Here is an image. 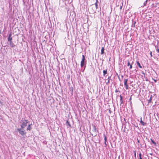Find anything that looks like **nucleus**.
<instances>
[{"mask_svg":"<svg viewBox=\"0 0 159 159\" xmlns=\"http://www.w3.org/2000/svg\"><path fill=\"white\" fill-rule=\"evenodd\" d=\"M135 23H136V22H134V27L135 26Z\"/></svg>","mask_w":159,"mask_h":159,"instance_id":"cd10ccee","label":"nucleus"},{"mask_svg":"<svg viewBox=\"0 0 159 159\" xmlns=\"http://www.w3.org/2000/svg\"><path fill=\"white\" fill-rule=\"evenodd\" d=\"M139 157H141V153H140L139 154Z\"/></svg>","mask_w":159,"mask_h":159,"instance_id":"bb28decb","label":"nucleus"},{"mask_svg":"<svg viewBox=\"0 0 159 159\" xmlns=\"http://www.w3.org/2000/svg\"><path fill=\"white\" fill-rule=\"evenodd\" d=\"M120 106L121 105V104L123 103V98H122V96L120 95Z\"/></svg>","mask_w":159,"mask_h":159,"instance_id":"9d476101","label":"nucleus"},{"mask_svg":"<svg viewBox=\"0 0 159 159\" xmlns=\"http://www.w3.org/2000/svg\"><path fill=\"white\" fill-rule=\"evenodd\" d=\"M139 159H142V158H141V157H139Z\"/></svg>","mask_w":159,"mask_h":159,"instance_id":"c85d7f7f","label":"nucleus"},{"mask_svg":"<svg viewBox=\"0 0 159 159\" xmlns=\"http://www.w3.org/2000/svg\"><path fill=\"white\" fill-rule=\"evenodd\" d=\"M20 126H21V128L20 129H22V130H24L23 129L25 128V126H24L22 125H20Z\"/></svg>","mask_w":159,"mask_h":159,"instance_id":"a211bd4d","label":"nucleus"},{"mask_svg":"<svg viewBox=\"0 0 159 159\" xmlns=\"http://www.w3.org/2000/svg\"><path fill=\"white\" fill-rule=\"evenodd\" d=\"M104 47H102L101 50V54H102L104 53Z\"/></svg>","mask_w":159,"mask_h":159,"instance_id":"f8f14e48","label":"nucleus"},{"mask_svg":"<svg viewBox=\"0 0 159 159\" xmlns=\"http://www.w3.org/2000/svg\"><path fill=\"white\" fill-rule=\"evenodd\" d=\"M17 130L19 134L21 135L23 137H24L26 134V132H25V130L24 129L22 130L21 129L18 128L17 129Z\"/></svg>","mask_w":159,"mask_h":159,"instance_id":"f257e3e1","label":"nucleus"},{"mask_svg":"<svg viewBox=\"0 0 159 159\" xmlns=\"http://www.w3.org/2000/svg\"><path fill=\"white\" fill-rule=\"evenodd\" d=\"M140 122L141 125H143V126H145L146 124V123H145V122H143V120H142V117H141V118H140Z\"/></svg>","mask_w":159,"mask_h":159,"instance_id":"423d86ee","label":"nucleus"},{"mask_svg":"<svg viewBox=\"0 0 159 159\" xmlns=\"http://www.w3.org/2000/svg\"><path fill=\"white\" fill-rule=\"evenodd\" d=\"M111 76H109L108 78V81L107 82H106V84L107 85H108V84L110 83V80H111Z\"/></svg>","mask_w":159,"mask_h":159,"instance_id":"9b49d317","label":"nucleus"},{"mask_svg":"<svg viewBox=\"0 0 159 159\" xmlns=\"http://www.w3.org/2000/svg\"><path fill=\"white\" fill-rule=\"evenodd\" d=\"M103 76L106 77V75L107 74V69H106L105 70H104L103 71Z\"/></svg>","mask_w":159,"mask_h":159,"instance_id":"1a4fd4ad","label":"nucleus"},{"mask_svg":"<svg viewBox=\"0 0 159 159\" xmlns=\"http://www.w3.org/2000/svg\"><path fill=\"white\" fill-rule=\"evenodd\" d=\"M119 80H120V79L119 77Z\"/></svg>","mask_w":159,"mask_h":159,"instance_id":"72a5a7b5","label":"nucleus"},{"mask_svg":"<svg viewBox=\"0 0 159 159\" xmlns=\"http://www.w3.org/2000/svg\"><path fill=\"white\" fill-rule=\"evenodd\" d=\"M12 35V33H10L9 35L8 38V41H12V37H11V36Z\"/></svg>","mask_w":159,"mask_h":159,"instance_id":"20e7f679","label":"nucleus"},{"mask_svg":"<svg viewBox=\"0 0 159 159\" xmlns=\"http://www.w3.org/2000/svg\"><path fill=\"white\" fill-rule=\"evenodd\" d=\"M157 51L158 53H159V49L158 48H157Z\"/></svg>","mask_w":159,"mask_h":159,"instance_id":"a878e982","label":"nucleus"},{"mask_svg":"<svg viewBox=\"0 0 159 159\" xmlns=\"http://www.w3.org/2000/svg\"><path fill=\"white\" fill-rule=\"evenodd\" d=\"M66 123L67 125H69V126H71V125H70L69 122L68 120L66 121Z\"/></svg>","mask_w":159,"mask_h":159,"instance_id":"f3484780","label":"nucleus"},{"mask_svg":"<svg viewBox=\"0 0 159 159\" xmlns=\"http://www.w3.org/2000/svg\"><path fill=\"white\" fill-rule=\"evenodd\" d=\"M94 130V132H96V128L95 127H94V130Z\"/></svg>","mask_w":159,"mask_h":159,"instance_id":"b1692460","label":"nucleus"},{"mask_svg":"<svg viewBox=\"0 0 159 159\" xmlns=\"http://www.w3.org/2000/svg\"><path fill=\"white\" fill-rule=\"evenodd\" d=\"M104 143L105 145V147H106L107 146V144L106 143L107 141V138L106 136L105 135H104Z\"/></svg>","mask_w":159,"mask_h":159,"instance_id":"6e6552de","label":"nucleus"},{"mask_svg":"<svg viewBox=\"0 0 159 159\" xmlns=\"http://www.w3.org/2000/svg\"><path fill=\"white\" fill-rule=\"evenodd\" d=\"M138 142L139 143V140H138Z\"/></svg>","mask_w":159,"mask_h":159,"instance_id":"f704fd0d","label":"nucleus"},{"mask_svg":"<svg viewBox=\"0 0 159 159\" xmlns=\"http://www.w3.org/2000/svg\"><path fill=\"white\" fill-rule=\"evenodd\" d=\"M10 43V45L11 47L12 48H14L15 46V45L13 43L12 41H9Z\"/></svg>","mask_w":159,"mask_h":159,"instance_id":"39448f33","label":"nucleus"},{"mask_svg":"<svg viewBox=\"0 0 159 159\" xmlns=\"http://www.w3.org/2000/svg\"><path fill=\"white\" fill-rule=\"evenodd\" d=\"M125 87H125L126 89H128V84H127V85H125Z\"/></svg>","mask_w":159,"mask_h":159,"instance_id":"5701e85b","label":"nucleus"},{"mask_svg":"<svg viewBox=\"0 0 159 159\" xmlns=\"http://www.w3.org/2000/svg\"><path fill=\"white\" fill-rule=\"evenodd\" d=\"M85 57L84 56L82 55V60L81 61L80 66L81 67H83L85 64Z\"/></svg>","mask_w":159,"mask_h":159,"instance_id":"f03ea898","label":"nucleus"},{"mask_svg":"<svg viewBox=\"0 0 159 159\" xmlns=\"http://www.w3.org/2000/svg\"><path fill=\"white\" fill-rule=\"evenodd\" d=\"M117 92V90H116V92Z\"/></svg>","mask_w":159,"mask_h":159,"instance_id":"c756f323","label":"nucleus"},{"mask_svg":"<svg viewBox=\"0 0 159 159\" xmlns=\"http://www.w3.org/2000/svg\"><path fill=\"white\" fill-rule=\"evenodd\" d=\"M136 63L140 68H142V67L141 66L140 63L138 61H137Z\"/></svg>","mask_w":159,"mask_h":159,"instance_id":"ddd939ff","label":"nucleus"},{"mask_svg":"<svg viewBox=\"0 0 159 159\" xmlns=\"http://www.w3.org/2000/svg\"><path fill=\"white\" fill-rule=\"evenodd\" d=\"M130 99L131 100V98H130Z\"/></svg>","mask_w":159,"mask_h":159,"instance_id":"c9c22d12","label":"nucleus"},{"mask_svg":"<svg viewBox=\"0 0 159 159\" xmlns=\"http://www.w3.org/2000/svg\"><path fill=\"white\" fill-rule=\"evenodd\" d=\"M127 81H128V79H124V85H127Z\"/></svg>","mask_w":159,"mask_h":159,"instance_id":"2eb2a0df","label":"nucleus"},{"mask_svg":"<svg viewBox=\"0 0 159 159\" xmlns=\"http://www.w3.org/2000/svg\"><path fill=\"white\" fill-rule=\"evenodd\" d=\"M127 66H129V69L130 70L132 68V66L131 64H130V62H129V61H128V63H127Z\"/></svg>","mask_w":159,"mask_h":159,"instance_id":"0eeeda50","label":"nucleus"},{"mask_svg":"<svg viewBox=\"0 0 159 159\" xmlns=\"http://www.w3.org/2000/svg\"><path fill=\"white\" fill-rule=\"evenodd\" d=\"M150 55L151 56V57H152V52H151L150 53Z\"/></svg>","mask_w":159,"mask_h":159,"instance_id":"393cba45","label":"nucleus"},{"mask_svg":"<svg viewBox=\"0 0 159 159\" xmlns=\"http://www.w3.org/2000/svg\"><path fill=\"white\" fill-rule=\"evenodd\" d=\"M154 81H155V82H156V80H154Z\"/></svg>","mask_w":159,"mask_h":159,"instance_id":"473e14b6","label":"nucleus"},{"mask_svg":"<svg viewBox=\"0 0 159 159\" xmlns=\"http://www.w3.org/2000/svg\"><path fill=\"white\" fill-rule=\"evenodd\" d=\"M134 155H135V156H136V152H135Z\"/></svg>","mask_w":159,"mask_h":159,"instance_id":"7c9ffc66","label":"nucleus"},{"mask_svg":"<svg viewBox=\"0 0 159 159\" xmlns=\"http://www.w3.org/2000/svg\"><path fill=\"white\" fill-rule=\"evenodd\" d=\"M123 77V76L122 75V77Z\"/></svg>","mask_w":159,"mask_h":159,"instance_id":"e433bc0d","label":"nucleus"},{"mask_svg":"<svg viewBox=\"0 0 159 159\" xmlns=\"http://www.w3.org/2000/svg\"><path fill=\"white\" fill-rule=\"evenodd\" d=\"M148 1L146 0L143 3L144 6H145L147 4Z\"/></svg>","mask_w":159,"mask_h":159,"instance_id":"412c9836","label":"nucleus"},{"mask_svg":"<svg viewBox=\"0 0 159 159\" xmlns=\"http://www.w3.org/2000/svg\"><path fill=\"white\" fill-rule=\"evenodd\" d=\"M151 140L152 142L155 145H156V143L152 139H151Z\"/></svg>","mask_w":159,"mask_h":159,"instance_id":"dca6fc26","label":"nucleus"},{"mask_svg":"<svg viewBox=\"0 0 159 159\" xmlns=\"http://www.w3.org/2000/svg\"><path fill=\"white\" fill-rule=\"evenodd\" d=\"M97 2H98V0H96V2L95 3V6H96V8L97 9L98 8V4H97Z\"/></svg>","mask_w":159,"mask_h":159,"instance_id":"6ab92c4d","label":"nucleus"},{"mask_svg":"<svg viewBox=\"0 0 159 159\" xmlns=\"http://www.w3.org/2000/svg\"><path fill=\"white\" fill-rule=\"evenodd\" d=\"M152 100V96L151 95V97L148 100V103H150L151 102Z\"/></svg>","mask_w":159,"mask_h":159,"instance_id":"aec40b11","label":"nucleus"},{"mask_svg":"<svg viewBox=\"0 0 159 159\" xmlns=\"http://www.w3.org/2000/svg\"><path fill=\"white\" fill-rule=\"evenodd\" d=\"M147 1H150V0H146Z\"/></svg>","mask_w":159,"mask_h":159,"instance_id":"2f4dec72","label":"nucleus"},{"mask_svg":"<svg viewBox=\"0 0 159 159\" xmlns=\"http://www.w3.org/2000/svg\"><path fill=\"white\" fill-rule=\"evenodd\" d=\"M125 87H125L126 89H128V84H127V85H125Z\"/></svg>","mask_w":159,"mask_h":159,"instance_id":"4be33fe9","label":"nucleus"},{"mask_svg":"<svg viewBox=\"0 0 159 159\" xmlns=\"http://www.w3.org/2000/svg\"><path fill=\"white\" fill-rule=\"evenodd\" d=\"M22 121V125L25 126H27V124L28 123V120H24Z\"/></svg>","mask_w":159,"mask_h":159,"instance_id":"7ed1b4c3","label":"nucleus"},{"mask_svg":"<svg viewBox=\"0 0 159 159\" xmlns=\"http://www.w3.org/2000/svg\"><path fill=\"white\" fill-rule=\"evenodd\" d=\"M31 125H32V124H31V125L30 124V125H29L28 126L27 128V130H30L31 129Z\"/></svg>","mask_w":159,"mask_h":159,"instance_id":"4468645a","label":"nucleus"}]
</instances>
